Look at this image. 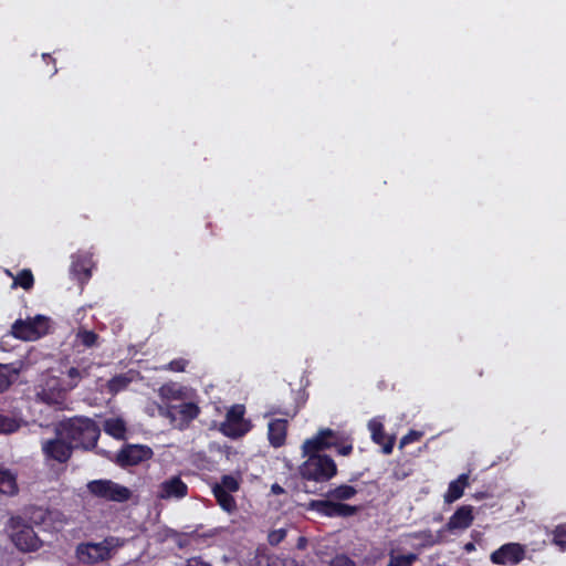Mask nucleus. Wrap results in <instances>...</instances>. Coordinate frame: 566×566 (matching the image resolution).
<instances>
[{
	"label": "nucleus",
	"mask_w": 566,
	"mask_h": 566,
	"mask_svg": "<svg viewBox=\"0 0 566 566\" xmlns=\"http://www.w3.org/2000/svg\"><path fill=\"white\" fill-rule=\"evenodd\" d=\"M56 434L66 438L74 449L92 450L101 436L99 426L88 417H73L63 420L55 429Z\"/></svg>",
	"instance_id": "1"
},
{
	"label": "nucleus",
	"mask_w": 566,
	"mask_h": 566,
	"mask_svg": "<svg viewBox=\"0 0 566 566\" xmlns=\"http://www.w3.org/2000/svg\"><path fill=\"white\" fill-rule=\"evenodd\" d=\"M303 454L307 457L300 465V475L303 480L324 483L328 482L337 474V465L329 455Z\"/></svg>",
	"instance_id": "2"
},
{
	"label": "nucleus",
	"mask_w": 566,
	"mask_h": 566,
	"mask_svg": "<svg viewBox=\"0 0 566 566\" xmlns=\"http://www.w3.org/2000/svg\"><path fill=\"white\" fill-rule=\"evenodd\" d=\"M245 407L241 403L231 406L224 421L220 424V431L228 438L238 439L245 436L251 429V420L245 419Z\"/></svg>",
	"instance_id": "3"
},
{
	"label": "nucleus",
	"mask_w": 566,
	"mask_h": 566,
	"mask_svg": "<svg viewBox=\"0 0 566 566\" xmlns=\"http://www.w3.org/2000/svg\"><path fill=\"white\" fill-rule=\"evenodd\" d=\"M12 528L11 539L15 547L21 552H35L42 546L32 526L25 523L21 516H14L10 520Z\"/></svg>",
	"instance_id": "4"
},
{
	"label": "nucleus",
	"mask_w": 566,
	"mask_h": 566,
	"mask_svg": "<svg viewBox=\"0 0 566 566\" xmlns=\"http://www.w3.org/2000/svg\"><path fill=\"white\" fill-rule=\"evenodd\" d=\"M49 332V318L36 315L34 318L17 319L11 327L12 335L22 340H36Z\"/></svg>",
	"instance_id": "5"
},
{
	"label": "nucleus",
	"mask_w": 566,
	"mask_h": 566,
	"mask_svg": "<svg viewBox=\"0 0 566 566\" xmlns=\"http://www.w3.org/2000/svg\"><path fill=\"white\" fill-rule=\"evenodd\" d=\"M90 493L96 497L124 503L132 496V491L112 480H94L87 484Z\"/></svg>",
	"instance_id": "6"
},
{
	"label": "nucleus",
	"mask_w": 566,
	"mask_h": 566,
	"mask_svg": "<svg viewBox=\"0 0 566 566\" xmlns=\"http://www.w3.org/2000/svg\"><path fill=\"white\" fill-rule=\"evenodd\" d=\"M199 413L200 408L195 402L167 405L165 408H160V415L169 419L170 423L179 430L188 428L190 422L196 419Z\"/></svg>",
	"instance_id": "7"
},
{
	"label": "nucleus",
	"mask_w": 566,
	"mask_h": 566,
	"mask_svg": "<svg viewBox=\"0 0 566 566\" xmlns=\"http://www.w3.org/2000/svg\"><path fill=\"white\" fill-rule=\"evenodd\" d=\"M153 455L148 446L127 443L116 453L114 462L120 468L134 467L150 460Z\"/></svg>",
	"instance_id": "8"
},
{
	"label": "nucleus",
	"mask_w": 566,
	"mask_h": 566,
	"mask_svg": "<svg viewBox=\"0 0 566 566\" xmlns=\"http://www.w3.org/2000/svg\"><path fill=\"white\" fill-rule=\"evenodd\" d=\"M308 509L326 517H349L357 513V506L332 500H312Z\"/></svg>",
	"instance_id": "9"
},
{
	"label": "nucleus",
	"mask_w": 566,
	"mask_h": 566,
	"mask_svg": "<svg viewBox=\"0 0 566 566\" xmlns=\"http://www.w3.org/2000/svg\"><path fill=\"white\" fill-rule=\"evenodd\" d=\"M74 446L66 438L57 436L42 442V452L48 460L66 463L73 454Z\"/></svg>",
	"instance_id": "10"
},
{
	"label": "nucleus",
	"mask_w": 566,
	"mask_h": 566,
	"mask_svg": "<svg viewBox=\"0 0 566 566\" xmlns=\"http://www.w3.org/2000/svg\"><path fill=\"white\" fill-rule=\"evenodd\" d=\"M526 556L525 546L520 543H506L491 553L490 560L494 565H517Z\"/></svg>",
	"instance_id": "11"
},
{
	"label": "nucleus",
	"mask_w": 566,
	"mask_h": 566,
	"mask_svg": "<svg viewBox=\"0 0 566 566\" xmlns=\"http://www.w3.org/2000/svg\"><path fill=\"white\" fill-rule=\"evenodd\" d=\"M339 434L329 429H321L313 438L304 441L302 446L303 453L319 454L321 451L338 447Z\"/></svg>",
	"instance_id": "12"
},
{
	"label": "nucleus",
	"mask_w": 566,
	"mask_h": 566,
	"mask_svg": "<svg viewBox=\"0 0 566 566\" xmlns=\"http://www.w3.org/2000/svg\"><path fill=\"white\" fill-rule=\"evenodd\" d=\"M188 495V485L180 476L174 475L158 485L157 499L159 500H181Z\"/></svg>",
	"instance_id": "13"
},
{
	"label": "nucleus",
	"mask_w": 566,
	"mask_h": 566,
	"mask_svg": "<svg viewBox=\"0 0 566 566\" xmlns=\"http://www.w3.org/2000/svg\"><path fill=\"white\" fill-rule=\"evenodd\" d=\"M108 554V548L101 543H83L76 548V557L84 564H95L99 560H104Z\"/></svg>",
	"instance_id": "14"
},
{
	"label": "nucleus",
	"mask_w": 566,
	"mask_h": 566,
	"mask_svg": "<svg viewBox=\"0 0 566 566\" xmlns=\"http://www.w3.org/2000/svg\"><path fill=\"white\" fill-rule=\"evenodd\" d=\"M474 521L473 507L462 505L450 516L448 523L443 526L446 532L453 533L469 528Z\"/></svg>",
	"instance_id": "15"
},
{
	"label": "nucleus",
	"mask_w": 566,
	"mask_h": 566,
	"mask_svg": "<svg viewBox=\"0 0 566 566\" xmlns=\"http://www.w3.org/2000/svg\"><path fill=\"white\" fill-rule=\"evenodd\" d=\"M70 272L81 284L86 283L92 276V258L87 254L73 255Z\"/></svg>",
	"instance_id": "16"
},
{
	"label": "nucleus",
	"mask_w": 566,
	"mask_h": 566,
	"mask_svg": "<svg viewBox=\"0 0 566 566\" xmlns=\"http://www.w3.org/2000/svg\"><path fill=\"white\" fill-rule=\"evenodd\" d=\"M289 421L286 419H272L268 424V439L273 448H281L286 442Z\"/></svg>",
	"instance_id": "17"
},
{
	"label": "nucleus",
	"mask_w": 566,
	"mask_h": 566,
	"mask_svg": "<svg viewBox=\"0 0 566 566\" xmlns=\"http://www.w3.org/2000/svg\"><path fill=\"white\" fill-rule=\"evenodd\" d=\"M371 439L375 443L382 447L384 454H390L395 446V437H388L381 422L371 421L369 423Z\"/></svg>",
	"instance_id": "18"
},
{
	"label": "nucleus",
	"mask_w": 566,
	"mask_h": 566,
	"mask_svg": "<svg viewBox=\"0 0 566 566\" xmlns=\"http://www.w3.org/2000/svg\"><path fill=\"white\" fill-rule=\"evenodd\" d=\"M469 479L470 476L468 473H462L458 479L451 481L443 496L444 502L451 504L459 500L463 495L465 488L470 484Z\"/></svg>",
	"instance_id": "19"
},
{
	"label": "nucleus",
	"mask_w": 566,
	"mask_h": 566,
	"mask_svg": "<svg viewBox=\"0 0 566 566\" xmlns=\"http://www.w3.org/2000/svg\"><path fill=\"white\" fill-rule=\"evenodd\" d=\"M105 433L117 439L123 440L126 437V422L122 418H108L103 423Z\"/></svg>",
	"instance_id": "20"
},
{
	"label": "nucleus",
	"mask_w": 566,
	"mask_h": 566,
	"mask_svg": "<svg viewBox=\"0 0 566 566\" xmlns=\"http://www.w3.org/2000/svg\"><path fill=\"white\" fill-rule=\"evenodd\" d=\"M212 494L223 511L232 513L237 510V502L232 493L226 492L219 486H212Z\"/></svg>",
	"instance_id": "21"
},
{
	"label": "nucleus",
	"mask_w": 566,
	"mask_h": 566,
	"mask_svg": "<svg viewBox=\"0 0 566 566\" xmlns=\"http://www.w3.org/2000/svg\"><path fill=\"white\" fill-rule=\"evenodd\" d=\"M17 476L9 469L0 468V492L8 495L18 493Z\"/></svg>",
	"instance_id": "22"
},
{
	"label": "nucleus",
	"mask_w": 566,
	"mask_h": 566,
	"mask_svg": "<svg viewBox=\"0 0 566 566\" xmlns=\"http://www.w3.org/2000/svg\"><path fill=\"white\" fill-rule=\"evenodd\" d=\"M357 494V490L348 484H340L336 488L329 489L325 496L336 501H347Z\"/></svg>",
	"instance_id": "23"
},
{
	"label": "nucleus",
	"mask_w": 566,
	"mask_h": 566,
	"mask_svg": "<svg viewBox=\"0 0 566 566\" xmlns=\"http://www.w3.org/2000/svg\"><path fill=\"white\" fill-rule=\"evenodd\" d=\"M99 336L94 331H88L83 327L78 328L75 334V343L84 346L85 348H92L98 345Z\"/></svg>",
	"instance_id": "24"
},
{
	"label": "nucleus",
	"mask_w": 566,
	"mask_h": 566,
	"mask_svg": "<svg viewBox=\"0 0 566 566\" xmlns=\"http://www.w3.org/2000/svg\"><path fill=\"white\" fill-rule=\"evenodd\" d=\"M444 533H446V531L442 527L436 534H433L430 530H426V531L415 533L412 536H413V538H417V539H423L426 542V544L429 546H433V545L441 544L443 542Z\"/></svg>",
	"instance_id": "25"
},
{
	"label": "nucleus",
	"mask_w": 566,
	"mask_h": 566,
	"mask_svg": "<svg viewBox=\"0 0 566 566\" xmlns=\"http://www.w3.org/2000/svg\"><path fill=\"white\" fill-rule=\"evenodd\" d=\"M132 379L124 374L116 375L107 381V389L111 394L115 395L126 389Z\"/></svg>",
	"instance_id": "26"
},
{
	"label": "nucleus",
	"mask_w": 566,
	"mask_h": 566,
	"mask_svg": "<svg viewBox=\"0 0 566 566\" xmlns=\"http://www.w3.org/2000/svg\"><path fill=\"white\" fill-rule=\"evenodd\" d=\"M418 559V555L415 553H409L406 555H395L391 551L389 554V562L387 566H412L413 563Z\"/></svg>",
	"instance_id": "27"
},
{
	"label": "nucleus",
	"mask_w": 566,
	"mask_h": 566,
	"mask_svg": "<svg viewBox=\"0 0 566 566\" xmlns=\"http://www.w3.org/2000/svg\"><path fill=\"white\" fill-rule=\"evenodd\" d=\"M213 486H219L226 492L234 493L240 489V480L231 474L222 475L220 482L214 483Z\"/></svg>",
	"instance_id": "28"
},
{
	"label": "nucleus",
	"mask_w": 566,
	"mask_h": 566,
	"mask_svg": "<svg viewBox=\"0 0 566 566\" xmlns=\"http://www.w3.org/2000/svg\"><path fill=\"white\" fill-rule=\"evenodd\" d=\"M552 543L556 545L560 552L566 551V523L558 524L553 531H552Z\"/></svg>",
	"instance_id": "29"
},
{
	"label": "nucleus",
	"mask_w": 566,
	"mask_h": 566,
	"mask_svg": "<svg viewBox=\"0 0 566 566\" xmlns=\"http://www.w3.org/2000/svg\"><path fill=\"white\" fill-rule=\"evenodd\" d=\"M14 284L21 286L24 290H30L34 285V277L29 269H24L18 273L14 279Z\"/></svg>",
	"instance_id": "30"
},
{
	"label": "nucleus",
	"mask_w": 566,
	"mask_h": 566,
	"mask_svg": "<svg viewBox=\"0 0 566 566\" xmlns=\"http://www.w3.org/2000/svg\"><path fill=\"white\" fill-rule=\"evenodd\" d=\"M90 369H91V366H85V367H71L69 370H67V377L69 379L71 380V382L76 386L77 382L83 379V378H86L90 376Z\"/></svg>",
	"instance_id": "31"
},
{
	"label": "nucleus",
	"mask_w": 566,
	"mask_h": 566,
	"mask_svg": "<svg viewBox=\"0 0 566 566\" xmlns=\"http://www.w3.org/2000/svg\"><path fill=\"white\" fill-rule=\"evenodd\" d=\"M18 428L19 424L14 419L0 413V433H12L17 431Z\"/></svg>",
	"instance_id": "32"
},
{
	"label": "nucleus",
	"mask_w": 566,
	"mask_h": 566,
	"mask_svg": "<svg viewBox=\"0 0 566 566\" xmlns=\"http://www.w3.org/2000/svg\"><path fill=\"white\" fill-rule=\"evenodd\" d=\"M11 385L10 369L8 365L0 364V392L7 390Z\"/></svg>",
	"instance_id": "33"
},
{
	"label": "nucleus",
	"mask_w": 566,
	"mask_h": 566,
	"mask_svg": "<svg viewBox=\"0 0 566 566\" xmlns=\"http://www.w3.org/2000/svg\"><path fill=\"white\" fill-rule=\"evenodd\" d=\"M423 433L421 431L417 430H410L407 434H405L399 442V448L402 449L403 447L417 442L422 438Z\"/></svg>",
	"instance_id": "34"
},
{
	"label": "nucleus",
	"mask_w": 566,
	"mask_h": 566,
	"mask_svg": "<svg viewBox=\"0 0 566 566\" xmlns=\"http://www.w3.org/2000/svg\"><path fill=\"white\" fill-rule=\"evenodd\" d=\"M188 365H189V361L187 359L176 358L168 363V365L166 366V369L174 371V373H182L186 370Z\"/></svg>",
	"instance_id": "35"
},
{
	"label": "nucleus",
	"mask_w": 566,
	"mask_h": 566,
	"mask_svg": "<svg viewBox=\"0 0 566 566\" xmlns=\"http://www.w3.org/2000/svg\"><path fill=\"white\" fill-rule=\"evenodd\" d=\"M256 566H281V560L275 556H256Z\"/></svg>",
	"instance_id": "36"
},
{
	"label": "nucleus",
	"mask_w": 566,
	"mask_h": 566,
	"mask_svg": "<svg viewBox=\"0 0 566 566\" xmlns=\"http://www.w3.org/2000/svg\"><path fill=\"white\" fill-rule=\"evenodd\" d=\"M336 449L337 454L347 457L352 454L353 452V443L352 442H344L342 437L339 436L338 439V447H334Z\"/></svg>",
	"instance_id": "37"
},
{
	"label": "nucleus",
	"mask_w": 566,
	"mask_h": 566,
	"mask_svg": "<svg viewBox=\"0 0 566 566\" xmlns=\"http://www.w3.org/2000/svg\"><path fill=\"white\" fill-rule=\"evenodd\" d=\"M286 536V531L281 528L279 531H274L272 533H270L269 535V543L271 545H277L279 543H281Z\"/></svg>",
	"instance_id": "38"
},
{
	"label": "nucleus",
	"mask_w": 566,
	"mask_h": 566,
	"mask_svg": "<svg viewBox=\"0 0 566 566\" xmlns=\"http://www.w3.org/2000/svg\"><path fill=\"white\" fill-rule=\"evenodd\" d=\"M328 566H356L355 563L347 556H336L332 559Z\"/></svg>",
	"instance_id": "39"
},
{
	"label": "nucleus",
	"mask_w": 566,
	"mask_h": 566,
	"mask_svg": "<svg viewBox=\"0 0 566 566\" xmlns=\"http://www.w3.org/2000/svg\"><path fill=\"white\" fill-rule=\"evenodd\" d=\"M298 407H294L293 409H286V410H282L281 408H272L270 413L272 415H275V413H280V415H283V416H286V417H290V418H294L297 412H298Z\"/></svg>",
	"instance_id": "40"
},
{
	"label": "nucleus",
	"mask_w": 566,
	"mask_h": 566,
	"mask_svg": "<svg viewBox=\"0 0 566 566\" xmlns=\"http://www.w3.org/2000/svg\"><path fill=\"white\" fill-rule=\"evenodd\" d=\"M184 566H211V564L205 562L200 557H191L187 559Z\"/></svg>",
	"instance_id": "41"
},
{
	"label": "nucleus",
	"mask_w": 566,
	"mask_h": 566,
	"mask_svg": "<svg viewBox=\"0 0 566 566\" xmlns=\"http://www.w3.org/2000/svg\"><path fill=\"white\" fill-rule=\"evenodd\" d=\"M271 492L275 495H281L285 493V490L277 483L272 484Z\"/></svg>",
	"instance_id": "42"
},
{
	"label": "nucleus",
	"mask_w": 566,
	"mask_h": 566,
	"mask_svg": "<svg viewBox=\"0 0 566 566\" xmlns=\"http://www.w3.org/2000/svg\"><path fill=\"white\" fill-rule=\"evenodd\" d=\"M463 549L467 552V553H472L475 551V544L472 543V542H469L467 544H464L463 546Z\"/></svg>",
	"instance_id": "43"
},
{
	"label": "nucleus",
	"mask_w": 566,
	"mask_h": 566,
	"mask_svg": "<svg viewBox=\"0 0 566 566\" xmlns=\"http://www.w3.org/2000/svg\"><path fill=\"white\" fill-rule=\"evenodd\" d=\"M34 514H36V515H38V517H39L40 522H42V521L44 520V514H45V513H44L42 510H36V511L34 512Z\"/></svg>",
	"instance_id": "44"
},
{
	"label": "nucleus",
	"mask_w": 566,
	"mask_h": 566,
	"mask_svg": "<svg viewBox=\"0 0 566 566\" xmlns=\"http://www.w3.org/2000/svg\"><path fill=\"white\" fill-rule=\"evenodd\" d=\"M43 59L46 61V60H51L54 62V59L50 55V54H43Z\"/></svg>",
	"instance_id": "45"
}]
</instances>
